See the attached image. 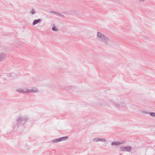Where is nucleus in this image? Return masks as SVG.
<instances>
[{"instance_id": "f257e3e1", "label": "nucleus", "mask_w": 155, "mask_h": 155, "mask_svg": "<svg viewBox=\"0 0 155 155\" xmlns=\"http://www.w3.org/2000/svg\"><path fill=\"white\" fill-rule=\"evenodd\" d=\"M97 37L98 40L107 45H110L113 43V41L101 33L97 32Z\"/></svg>"}, {"instance_id": "f03ea898", "label": "nucleus", "mask_w": 155, "mask_h": 155, "mask_svg": "<svg viewBox=\"0 0 155 155\" xmlns=\"http://www.w3.org/2000/svg\"><path fill=\"white\" fill-rule=\"evenodd\" d=\"M118 100V99L115 98H113L112 99H109V101L110 103L114 104L117 107L122 108L125 107L126 106V104L123 101H120L119 102H117V101Z\"/></svg>"}, {"instance_id": "7ed1b4c3", "label": "nucleus", "mask_w": 155, "mask_h": 155, "mask_svg": "<svg viewBox=\"0 0 155 155\" xmlns=\"http://www.w3.org/2000/svg\"><path fill=\"white\" fill-rule=\"evenodd\" d=\"M28 119V116H20L16 119V122L15 124V126H17L19 124L25 123Z\"/></svg>"}, {"instance_id": "20e7f679", "label": "nucleus", "mask_w": 155, "mask_h": 155, "mask_svg": "<svg viewBox=\"0 0 155 155\" xmlns=\"http://www.w3.org/2000/svg\"><path fill=\"white\" fill-rule=\"evenodd\" d=\"M27 90L28 89L26 88H19L16 89V91L21 94L28 93V91Z\"/></svg>"}, {"instance_id": "39448f33", "label": "nucleus", "mask_w": 155, "mask_h": 155, "mask_svg": "<svg viewBox=\"0 0 155 155\" xmlns=\"http://www.w3.org/2000/svg\"><path fill=\"white\" fill-rule=\"evenodd\" d=\"M131 149L132 147L129 146L120 148V150L129 152H130L131 151Z\"/></svg>"}, {"instance_id": "423d86ee", "label": "nucleus", "mask_w": 155, "mask_h": 155, "mask_svg": "<svg viewBox=\"0 0 155 155\" xmlns=\"http://www.w3.org/2000/svg\"><path fill=\"white\" fill-rule=\"evenodd\" d=\"M49 13L51 14H53L56 15L60 16L62 18L64 17V15L57 12H54V11H51L49 12Z\"/></svg>"}, {"instance_id": "0eeeda50", "label": "nucleus", "mask_w": 155, "mask_h": 155, "mask_svg": "<svg viewBox=\"0 0 155 155\" xmlns=\"http://www.w3.org/2000/svg\"><path fill=\"white\" fill-rule=\"evenodd\" d=\"M124 143V142H119V141H114L111 143V145L113 146H117Z\"/></svg>"}, {"instance_id": "6e6552de", "label": "nucleus", "mask_w": 155, "mask_h": 155, "mask_svg": "<svg viewBox=\"0 0 155 155\" xmlns=\"http://www.w3.org/2000/svg\"><path fill=\"white\" fill-rule=\"evenodd\" d=\"M8 76L10 78L9 79L10 80L13 79L17 77L16 75L14 73H12Z\"/></svg>"}, {"instance_id": "1a4fd4ad", "label": "nucleus", "mask_w": 155, "mask_h": 155, "mask_svg": "<svg viewBox=\"0 0 155 155\" xmlns=\"http://www.w3.org/2000/svg\"><path fill=\"white\" fill-rule=\"evenodd\" d=\"M6 58V55L4 53L0 54V62L3 61L4 59Z\"/></svg>"}, {"instance_id": "9d476101", "label": "nucleus", "mask_w": 155, "mask_h": 155, "mask_svg": "<svg viewBox=\"0 0 155 155\" xmlns=\"http://www.w3.org/2000/svg\"><path fill=\"white\" fill-rule=\"evenodd\" d=\"M27 91H28V93H37L38 92V90L36 88H34V89H28Z\"/></svg>"}, {"instance_id": "9b49d317", "label": "nucleus", "mask_w": 155, "mask_h": 155, "mask_svg": "<svg viewBox=\"0 0 155 155\" xmlns=\"http://www.w3.org/2000/svg\"><path fill=\"white\" fill-rule=\"evenodd\" d=\"M41 20L40 19H35V20L32 23V25H35L38 23L41 22Z\"/></svg>"}, {"instance_id": "f8f14e48", "label": "nucleus", "mask_w": 155, "mask_h": 155, "mask_svg": "<svg viewBox=\"0 0 155 155\" xmlns=\"http://www.w3.org/2000/svg\"><path fill=\"white\" fill-rule=\"evenodd\" d=\"M68 138V137L65 136L61 137L59 138L60 141H61L64 140H67Z\"/></svg>"}, {"instance_id": "ddd939ff", "label": "nucleus", "mask_w": 155, "mask_h": 155, "mask_svg": "<svg viewBox=\"0 0 155 155\" xmlns=\"http://www.w3.org/2000/svg\"><path fill=\"white\" fill-rule=\"evenodd\" d=\"M60 141V140L59 139V138L56 139L54 140H52V142H53L56 143Z\"/></svg>"}, {"instance_id": "4468645a", "label": "nucleus", "mask_w": 155, "mask_h": 155, "mask_svg": "<svg viewBox=\"0 0 155 155\" xmlns=\"http://www.w3.org/2000/svg\"><path fill=\"white\" fill-rule=\"evenodd\" d=\"M99 141H102L103 142H104L106 141L105 139H102V138H98V139H97V140L96 141V142H97Z\"/></svg>"}, {"instance_id": "2eb2a0df", "label": "nucleus", "mask_w": 155, "mask_h": 155, "mask_svg": "<svg viewBox=\"0 0 155 155\" xmlns=\"http://www.w3.org/2000/svg\"><path fill=\"white\" fill-rule=\"evenodd\" d=\"M52 29L53 31H58V28H56L55 26H54L52 28Z\"/></svg>"}, {"instance_id": "dca6fc26", "label": "nucleus", "mask_w": 155, "mask_h": 155, "mask_svg": "<svg viewBox=\"0 0 155 155\" xmlns=\"http://www.w3.org/2000/svg\"><path fill=\"white\" fill-rule=\"evenodd\" d=\"M150 115L152 116L155 117V113L154 112H151L150 113Z\"/></svg>"}, {"instance_id": "f3484780", "label": "nucleus", "mask_w": 155, "mask_h": 155, "mask_svg": "<svg viewBox=\"0 0 155 155\" xmlns=\"http://www.w3.org/2000/svg\"><path fill=\"white\" fill-rule=\"evenodd\" d=\"M35 13V11H34V9H32L31 13V15H33Z\"/></svg>"}, {"instance_id": "a211bd4d", "label": "nucleus", "mask_w": 155, "mask_h": 155, "mask_svg": "<svg viewBox=\"0 0 155 155\" xmlns=\"http://www.w3.org/2000/svg\"><path fill=\"white\" fill-rule=\"evenodd\" d=\"M71 87L70 86L66 87V88H65V90H68L70 89V88Z\"/></svg>"}, {"instance_id": "6ab92c4d", "label": "nucleus", "mask_w": 155, "mask_h": 155, "mask_svg": "<svg viewBox=\"0 0 155 155\" xmlns=\"http://www.w3.org/2000/svg\"><path fill=\"white\" fill-rule=\"evenodd\" d=\"M142 112L145 114H148L149 113L148 112H147V111H142Z\"/></svg>"}, {"instance_id": "aec40b11", "label": "nucleus", "mask_w": 155, "mask_h": 155, "mask_svg": "<svg viewBox=\"0 0 155 155\" xmlns=\"http://www.w3.org/2000/svg\"><path fill=\"white\" fill-rule=\"evenodd\" d=\"M98 139V138H94V139H93V140H94V141L96 142V141L97 140V139Z\"/></svg>"}, {"instance_id": "412c9836", "label": "nucleus", "mask_w": 155, "mask_h": 155, "mask_svg": "<svg viewBox=\"0 0 155 155\" xmlns=\"http://www.w3.org/2000/svg\"><path fill=\"white\" fill-rule=\"evenodd\" d=\"M140 2H143L144 1V0H139Z\"/></svg>"}]
</instances>
